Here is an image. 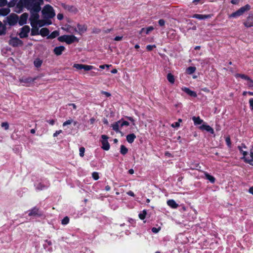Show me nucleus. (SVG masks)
<instances>
[{
	"label": "nucleus",
	"mask_w": 253,
	"mask_h": 253,
	"mask_svg": "<svg viewBox=\"0 0 253 253\" xmlns=\"http://www.w3.org/2000/svg\"><path fill=\"white\" fill-rule=\"evenodd\" d=\"M26 9L30 12V17H40L39 12L41 10V5L43 4L42 0H25Z\"/></svg>",
	"instance_id": "f257e3e1"
},
{
	"label": "nucleus",
	"mask_w": 253,
	"mask_h": 253,
	"mask_svg": "<svg viewBox=\"0 0 253 253\" xmlns=\"http://www.w3.org/2000/svg\"><path fill=\"white\" fill-rule=\"evenodd\" d=\"M39 18L34 16L29 18L30 24L32 27L31 30L32 36L39 35L40 33L39 28L51 24V22H46L44 20H40Z\"/></svg>",
	"instance_id": "f03ea898"
},
{
	"label": "nucleus",
	"mask_w": 253,
	"mask_h": 253,
	"mask_svg": "<svg viewBox=\"0 0 253 253\" xmlns=\"http://www.w3.org/2000/svg\"><path fill=\"white\" fill-rule=\"evenodd\" d=\"M42 16L43 20L52 18L55 15V13L53 7L49 4L45 5L42 10Z\"/></svg>",
	"instance_id": "7ed1b4c3"
},
{
	"label": "nucleus",
	"mask_w": 253,
	"mask_h": 253,
	"mask_svg": "<svg viewBox=\"0 0 253 253\" xmlns=\"http://www.w3.org/2000/svg\"><path fill=\"white\" fill-rule=\"evenodd\" d=\"M58 40L60 42H65L68 44H70L74 42H78V39L74 35H63L58 37Z\"/></svg>",
	"instance_id": "20e7f679"
},
{
	"label": "nucleus",
	"mask_w": 253,
	"mask_h": 253,
	"mask_svg": "<svg viewBox=\"0 0 253 253\" xmlns=\"http://www.w3.org/2000/svg\"><path fill=\"white\" fill-rule=\"evenodd\" d=\"M242 159L245 163L253 166V148L250 150V153L244 152Z\"/></svg>",
	"instance_id": "39448f33"
},
{
	"label": "nucleus",
	"mask_w": 253,
	"mask_h": 253,
	"mask_svg": "<svg viewBox=\"0 0 253 253\" xmlns=\"http://www.w3.org/2000/svg\"><path fill=\"white\" fill-rule=\"evenodd\" d=\"M24 7L26 8V3L25 0H17L16 5L14 7V11L17 13H21L23 11Z\"/></svg>",
	"instance_id": "423d86ee"
},
{
	"label": "nucleus",
	"mask_w": 253,
	"mask_h": 253,
	"mask_svg": "<svg viewBox=\"0 0 253 253\" xmlns=\"http://www.w3.org/2000/svg\"><path fill=\"white\" fill-rule=\"evenodd\" d=\"M77 28H74L73 29L70 30V28L67 29V32L69 33H73V32H77L80 35H82L83 33H84L86 31V27L84 25H77Z\"/></svg>",
	"instance_id": "0eeeda50"
},
{
	"label": "nucleus",
	"mask_w": 253,
	"mask_h": 253,
	"mask_svg": "<svg viewBox=\"0 0 253 253\" xmlns=\"http://www.w3.org/2000/svg\"><path fill=\"white\" fill-rule=\"evenodd\" d=\"M7 23L10 26H14L18 21V16L16 14H12L6 17Z\"/></svg>",
	"instance_id": "6e6552de"
},
{
	"label": "nucleus",
	"mask_w": 253,
	"mask_h": 253,
	"mask_svg": "<svg viewBox=\"0 0 253 253\" xmlns=\"http://www.w3.org/2000/svg\"><path fill=\"white\" fill-rule=\"evenodd\" d=\"M101 138L102 139L101 141L102 148L106 151L109 150L110 149V144L108 141V137L106 135H102Z\"/></svg>",
	"instance_id": "1a4fd4ad"
},
{
	"label": "nucleus",
	"mask_w": 253,
	"mask_h": 253,
	"mask_svg": "<svg viewBox=\"0 0 253 253\" xmlns=\"http://www.w3.org/2000/svg\"><path fill=\"white\" fill-rule=\"evenodd\" d=\"M30 31V28L29 26H24L21 28L20 32L19 34L21 38H26L28 36V34Z\"/></svg>",
	"instance_id": "9d476101"
},
{
	"label": "nucleus",
	"mask_w": 253,
	"mask_h": 253,
	"mask_svg": "<svg viewBox=\"0 0 253 253\" xmlns=\"http://www.w3.org/2000/svg\"><path fill=\"white\" fill-rule=\"evenodd\" d=\"M9 44L13 47H16L22 45L23 42L17 38H11L9 41Z\"/></svg>",
	"instance_id": "9b49d317"
},
{
	"label": "nucleus",
	"mask_w": 253,
	"mask_h": 253,
	"mask_svg": "<svg viewBox=\"0 0 253 253\" xmlns=\"http://www.w3.org/2000/svg\"><path fill=\"white\" fill-rule=\"evenodd\" d=\"M35 79H33L31 77H23L19 79V82L23 84V85L29 86V85L33 83Z\"/></svg>",
	"instance_id": "f8f14e48"
},
{
	"label": "nucleus",
	"mask_w": 253,
	"mask_h": 253,
	"mask_svg": "<svg viewBox=\"0 0 253 253\" xmlns=\"http://www.w3.org/2000/svg\"><path fill=\"white\" fill-rule=\"evenodd\" d=\"M29 15L27 13L22 14L19 19L18 18V23L20 26H22L26 23Z\"/></svg>",
	"instance_id": "ddd939ff"
},
{
	"label": "nucleus",
	"mask_w": 253,
	"mask_h": 253,
	"mask_svg": "<svg viewBox=\"0 0 253 253\" xmlns=\"http://www.w3.org/2000/svg\"><path fill=\"white\" fill-rule=\"evenodd\" d=\"M201 130H205L208 132H210L211 134L214 133L213 129L209 125H207L206 123H203L202 126L199 127Z\"/></svg>",
	"instance_id": "4468645a"
},
{
	"label": "nucleus",
	"mask_w": 253,
	"mask_h": 253,
	"mask_svg": "<svg viewBox=\"0 0 253 253\" xmlns=\"http://www.w3.org/2000/svg\"><path fill=\"white\" fill-rule=\"evenodd\" d=\"M192 18H196L199 20H203L206 19L208 18H210L211 17V15L208 14V15H203V14H194L193 16H191Z\"/></svg>",
	"instance_id": "2eb2a0df"
},
{
	"label": "nucleus",
	"mask_w": 253,
	"mask_h": 253,
	"mask_svg": "<svg viewBox=\"0 0 253 253\" xmlns=\"http://www.w3.org/2000/svg\"><path fill=\"white\" fill-rule=\"evenodd\" d=\"M65 47L64 46H56L54 48L53 52L57 56L60 55L65 50Z\"/></svg>",
	"instance_id": "dca6fc26"
},
{
	"label": "nucleus",
	"mask_w": 253,
	"mask_h": 253,
	"mask_svg": "<svg viewBox=\"0 0 253 253\" xmlns=\"http://www.w3.org/2000/svg\"><path fill=\"white\" fill-rule=\"evenodd\" d=\"M182 90L184 91L185 93H186L187 94L190 95V96L196 97H197V95L196 92L192 91L190 90L189 88L186 87H182L181 88Z\"/></svg>",
	"instance_id": "f3484780"
},
{
	"label": "nucleus",
	"mask_w": 253,
	"mask_h": 253,
	"mask_svg": "<svg viewBox=\"0 0 253 253\" xmlns=\"http://www.w3.org/2000/svg\"><path fill=\"white\" fill-rule=\"evenodd\" d=\"M244 25L247 28L253 26V15L248 16L247 21L244 23Z\"/></svg>",
	"instance_id": "a211bd4d"
},
{
	"label": "nucleus",
	"mask_w": 253,
	"mask_h": 253,
	"mask_svg": "<svg viewBox=\"0 0 253 253\" xmlns=\"http://www.w3.org/2000/svg\"><path fill=\"white\" fill-rule=\"evenodd\" d=\"M122 120H119L112 125L113 129L116 132H120L119 130V127L120 126V124Z\"/></svg>",
	"instance_id": "6ab92c4d"
},
{
	"label": "nucleus",
	"mask_w": 253,
	"mask_h": 253,
	"mask_svg": "<svg viewBox=\"0 0 253 253\" xmlns=\"http://www.w3.org/2000/svg\"><path fill=\"white\" fill-rule=\"evenodd\" d=\"M192 120L194 122V124L195 126L202 124L204 123V121L201 119L199 117L194 116L192 117Z\"/></svg>",
	"instance_id": "aec40b11"
},
{
	"label": "nucleus",
	"mask_w": 253,
	"mask_h": 253,
	"mask_svg": "<svg viewBox=\"0 0 253 253\" xmlns=\"http://www.w3.org/2000/svg\"><path fill=\"white\" fill-rule=\"evenodd\" d=\"M49 183L46 182L45 184H43L42 183H39L37 185H36V189L39 190H42L45 188H47L49 186Z\"/></svg>",
	"instance_id": "412c9836"
},
{
	"label": "nucleus",
	"mask_w": 253,
	"mask_h": 253,
	"mask_svg": "<svg viewBox=\"0 0 253 253\" xmlns=\"http://www.w3.org/2000/svg\"><path fill=\"white\" fill-rule=\"evenodd\" d=\"M167 204L169 206L173 209H176L178 205L173 200H169L167 201Z\"/></svg>",
	"instance_id": "4be33fe9"
},
{
	"label": "nucleus",
	"mask_w": 253,
	"mask_h": 253,
	"mask_svg": "<svg viewBox=\"0 0 253 253\" xmlns=\"http://www.w3.org/2000/svg\"><path fill=\"white\" fill-rule=\"evenodd\" d=\"M10 12L8 7H4L0 8V15L6 16Z\"/></svg>",
	"instance_id": "5701e85b"
},
{
	"label": "nucleus",
	"mask_w": 253,
	"mask_h": 253,
	"mask_svg": "<svg viewBox=\"0 0 253 253\" xmlns=\"http://www.w3.org/2000/svg\"><path fill=\"white\" fill-rule=\"evenodd\" d=\"M28 212V214L29 216H36L39 215V209L36 207L33 208L31 210H29Z\"/></svg>",
	"instance_id": "b1692460"
},
{
	"label": "nucleus",
	"mask_w": 253,
	"mask_h": 253,
	"mask_svg": "<svg viewBox=\"0 0 253 253\" xmlns=\"http://www.w3.org/2000/svg\"><path fill=\"white\" fill-rule=\"evenodd\" d=\"M135 138L136 135L134 133H131L126 136V140L129 143H132Z\"/></svg>",
	"instance_id": "393cba45"
},
{
	"label": "nucleus",
	"mask_w": 253,
	"mask_h": 253,
	"mask_svg": "<svg viewBox=\"0 0 253 253\" xmlns=\"http://www.w3.org/2000/svg\"><path fill=\"white\" fill-rule=\"evenodd\" d=\"M49 34V30L45 28H43L40 31L39 35H41L42 37H45L48 36Z\"/></svg>",
	"instance_id": "a878e982"
},
{
	"label": "nucleus",
	"mask_w": 253,
	"mask_h": 253,
	"mask_svg": "<svg viewBox=\"0 0 253 253\" xmlns=\"http://www.w3.org/2000/svg\"><path fill=\"white\" fill-rule=\"evenodd\" d=\"M251 9V6L247 4L244 6L241 7L239 9L240 12L243 14L245 12L249 11Z\"/></svg>",
	"instance_id": "bb28decb"
},
{
	"label": "nucleus",
	"mask_w": 253,
	"mask_h": 253,
	"mask_svg": "<svg viewBox=\"0 0 253 253\" xmlns=\"http://www.w3.org/2000/svg\"><path fill=\"white\" fill-rule=\"evenodd\" d=\"M242 13L240 12V10L238 9V10H237L236 11L232 13L231 14H230L229 16V17L230 18H237L238 17H239L241 15H242Z\"/></svg>",
	"instance_id": "cd10ccee"
},
{
	"label": "nucleus",
	"mask_w": 253,
	"mask_h": 253,
	"mask_svg": "<svg viewBox=\"0 0 253 253\" xmlns=\"http://www.w3.org/2000/svg\"><path fill=\"white\" fill-rule=\"evenodd\" d=\"M154 30V28L152 26H149L146 28H142L140 33L145 32L146 34H148L150 32Z\"/></svg>",
	"instance_id": "c85d7f7f"
},
{
	"label": "nucleus",
	"mask_w": 253,
	"mask_h": 253,
	"mask_svg": "<svg viewBox=\"0 0 253 253\" xmlns=\"http://www.w3.org/2000/svg\"><path fill=\"white\" fill-rule=\"evenodd\" d=\"M6 27L0 21V35H2L5 34Z\"/></svg>",
	"instance_id": "c756f323"
},
{
	"label": "nucleus",
	"mask_w": 253,
	"mask_h": 253,
	"mask_svg": "<svg viewBox=\"0 0 253 253\" xmlns=\"http://www.w3.org/2000/svg\"><path fill=\"white\" fill-rule=\"evenodd\" d=\"M167 79L170 83L172 84H174L175 81V78L171 73H169L167 75Z\"/></svg>",
	"instance_id": "7c9ffc66"
},
{
	"label": "nucleus",
	"mask_w": 253,
	"mask_h": 253,
	"mask_svg": "<svg viewBox=\"0 0 253 253\" xmlns=\"http://www.w3.org/2000/svg\"><path fill=\"white\" fill-rule=\"evenodd\" d=\"M42 61L39 58L36 59L34 61V64L35 67L38 68L41 66Z\"/></svg>",
	"instance_id": "2f4dec72"
},
{
	"label": "nucleus",
	"mask_w": 253,
	"mask_h": 253,
	"mask_svg": "<svg viewBox=\"0 0 253 253\" xmlns=\"http://www.w3.org/2000/svg\"><path fill=\"white\" fill-rule=\"evenodd\" d=\"M59 35V32L58 31H54L52 32L48 37V39H54Z\"/></svg>",
	"instance_id": "473e14b6"
},
{
	"label": "nucleus",
	"mask_w": 253,
	"mask_h": 253,
	"mask_svg": "<svg viewBox=\"0 0 253 253\" xmlns=\"http://www.w3.org/2000/svg\"><path fill=\"white\" fill-rule=\"evenodd\" d=\"M205 177L207 179H208L211 183H214L215 181V178L211 176V175L206 173H205Z\"/></svg>",
	"instance_id": "72a5a7b5"
},
{
	"label": "nucleus",
	"mask_w": 253,
	"mask_h": 253,
	"mask_svg": "<svg viewBox=\"0 0 253 253\" xmlns=\"http://www.w3.org/2000/svg\"><path fill=\"white\" fill-rule=\"evenodd\" d=\"M83 69L84 71H87L92 69H96V68L93 66L83 64Z\"/></svg>",
	"instance_id": "f704fd0d"
},
{
	"label": "nucleus",
	"mask_w": 253,
	"mask_h": 253,
	"mask_svg": "<svg viewBox=\"0 0 253 253\" xmlns=\"http://www.w3.org/2000/svg\"><path fill=\"white\" fill-rule=\"evenodd\" d=\"M246 81H247L246 84L249 88L253 87V81L249 77Z\"/></svg>",
	"instance_id": "c9c22d12"
},
{
	"label": "nucleus",
	"mask_w": 253,
	"mask_h": 253,
	"mask_svg": "<svg viewBox=\"0 0 253 253\" xmlns=\"http://www.w3.org/2000/svg\"><path fill=\"white\" fill-rule=\"evenodd\" d=\"M127 151H128V150L126 148V146H125L124 145H122L121 146V150H120V152L122 154V155H125L127 153Z\"/></svg>",
	"instance_id": "e433bc0d"
},
{
	"label": "nucleus",
	"mask_w": 253,
	"mask_h": 253,
	"mask_svg": "<svg viewBox=\"0 0 253 253\" xmlns=\"http://www.w3.org/2000/svg\"><path fill=\"white\" fill-rule=\"evenodd\" d=\"M235 77L236 78L240 77L241 79H244L245 80H246L249 77V76L245 75V74H236L235 75Z\"/></svg>",
	"instance_id": "4c0bfd02"
},
{
	"label": "nucleus",
	"mask_w": 253,
	"mask_h": 253,
	"mask_svg": "<svg viewBox=\"0 0 253 253\" xmlns=\"http://www.w3.org/2000/svg\"><path fill=\"white\" fill-rule=\"evenodd\" d=\"M17 1V0H13L9 1V2H7V5H8V8L12 7H15V6L16 5Z\"/></svg>",
	"instance_id": "58836bf2"
},
{
	"label": "nucleus",
	"mask_w": 253,
	"mask_h": 253,
	"mask_svg": "<svg viewBox=\"0 0 253 253\" xmlns=\"http://www.w3.org/2000/svg\"><path fill=\"white\" fill-rule=\"evenodd\" d=\"M196 71V68L195 67H189L187 69V72L189 74H192L194 73Z\"/></svg>",
	"instance_id": "ea45409f"
},
{
	"label": "nucleus",
	"mask_w": 253,
	"mask_h": 253,
	"mask_svg": "<svg viewBox=\"0 0 253 253\" xmlns=\"http://www.w3.org/2000/svg\"><path fill=\"white\" fill-rule=\"evenodd\" d=\"M146 214H147L146 211L143 210L142 212H141L139 214V217L141 219L143 220L145 218Z\"/></svg>",
	"instance_id": "a19ab883"
},
{
	"label": "nucleus",
	"mask_w": 253,
	"mask_h": 253,
	"mask_svg": "<svg viewBox=\"0 0 253 253\" xmlns=\"http://www.w3.org/2000/svg\"><path fill=\"white\" fill-rule=\"evenodd\" d=\"M69 222V218L68 216L65 217L61 221V223L63 225H67Z\"/></svg>",
	"instance_id": "79ce46f5"
},
{
	"label": "nucleus",
	"mask_w": 253,
	"mask_h": 253,
	"mask_svg": "<svg viewBox=\"0 0 253 253\" xmlns=\"http://www.w3.org/2000/svg\"><path fill=\"white\" fill-rule=\"evenodd\" d=\"M73 67L75 68L77 70H82L83 69V64H74L73 65Z\"/></svg>",
	"instance_id": "37998d69"
},
{
	"label": "nucleus",
	"mask_w": 253,
	"mask_h": 253,
	"mask_svg": "<svg viewBox=\"0 0 253 253\" xmlns=\"http://www.w3.org/2000/svg\"><path fill=\"white\" fill-rule=\"evenodd\" d=\"M122 122L120 124V126L122 127L124 126H129V124L128 122L126 121H123V119H121Z\"/></svg>",
	"instance_id": "c03bdc74"
},
{
	"label": "nucleus",
	"mask_w": 253,
	"mask_h": 253,
	"mask_svg": "<svg viewBox=\"0 0 253 253\" xmlns=\"http://www.w3.org/2000/svg\"><path fill=\"white\" fill-rule=\"evenodd\" d=\"M79 151H80V156L82 157H84V151H85V149L84 147H82L81 148H80V149H79Z\"/></svg>",
	"instance_id": "a18cd8bd"
},
{
	"label": "nucleus",
	"mask_w": 253,
	"mask_h": 253,
	"mask_svg": "<svg viewBox=\"0 0 253 253\" xmlns=\"http://www.w3.org/2000/svg\"><path fill=\"white\" fill-rule=\"evenodd\" d=\"M225 141L226 143V144L228 146V147H231V143L230 140V138L229 136H227L225 138Z\"/></svg>",
	"instance_id": "49530a36"
},
{
	"label": "nucleus",
	"mask_w": 253,
	"mask_h": 253,
	"mask_svg": "<svg viewBox=\"0 0 253 253\" xmlns=\"http://www.w3.org/2000/svg\"><path fill=\"white\" fill-rule=\"evenodd\" d=\"M1 126L5 130H7L9 128V125L7 122L2 123Z\"/></svg>",
	"instance_id": "de8ad7c7"
},
{
	"label": "nucleus",
	"mask_w": 253,
	"mask_h": 253,
	"mask_svg": "<svg viewBox=\"0 0 253 253\" xmlns=\"http://www.w3.org/2000/svg\"><path fill=\"white\" fill-rule=\"evenodd\" d=\"M73 122V120L72 119L68 120H67V121H65V122L63 123V126H66L67 125H70Z\"/></svg>",
	"instance_id": "09e8293b"
},
{
	"label": "nucleus",
	"mask_w": 253,
	"mask_h": 253,
	"mask_svg": "<svg viewBox=\"0 0 253 253\" xmlns=\"http://www.w3.org/2000/svg\"><path fill=\"white\" fill-rule=\"evenodd\" d=\"M92 176L94 180H97L99 178L98 173L97 172H93L92 174Z\"/></svg>",
	"instance_id": "8fccbe9b"
},
{
	"label": "nucleus",
	"mask_w": 253,
	"mask_h": 253,
	"mask_svg": "<svg viewBox=\"0 0 253 253\" xmlns=\"http://www.w3.org/2000/svg\"><path fill=\"white\" fill-rule=\"evenodd\" d=\"M156 45H148L146 46V49L148 51H151L153 49V48H156Z\"/></svg>",
	"instance_id": "3c124183"
},
{
	"label": "nucleus",
	"mask_w": 253,
	"mask_h": 253,
	"mask_svg": "<svg viewBox=\"0 0 253 253\" xmlns=\"http://www.w3.org/2000/svg\"><path fill=\"white\" fill-rule=\"evenodd\" d=\"M7 1L6 0H0V7L4 6L7 5Z\"/></svg>",
	"instance_id": "603ef678"
},
{
	"label": "nucleus",
	"mask_w": 253,
	"mask_h": 253,
	"mask_svg": "<svg viewBox=\"0 0 253 253\" xmlns=\"http://www.w3.org/2000/svg\"><path fill=\"white\" fill-rule=\"evenodd\" d=\"M112 65H108V64H105V65H101L99 66V68L101 69H104L105 68H109L110 67H111Z\"/></svg>",
	"instance_id": "864d4df0"
},
{
	"label": "nucleus",
	"mask_w": 253,
	"mask_h": 253,
	"mask_svg": "<svg viewBox=\"0 0 253 253\" xmlns=\"http://www.w3.org/2000/svg\"><path fill=\"white\" fill-rule=\"evenodd\" d=\"M250 109L253 110V98H250L249 101Z\"/></svg>",
	"instance_id": "5fc2aeb1"
},
{
	"label": "nucleus",
	"mask_w": 253,
	"mask_h": 253,
	"mask_svg": "<svg viewBox=\"0 0 253 253\" xmlns=\"http://www.w3.org/2000/svg\"><path fill=\"white\" fill-rule=\"evenodd\" d=\"M158 23L160 26H163L165 24V21L164 19H160Z\"/></svg>",
	"instance_id": "6e6d98bb"
},
{
	"label": "nucleus",
	"mask_w": 253,
	"mask_h": 253,
	"mask_svg": "<svg viewBox=\"0 0 253 253\" xmlns=\"http://www.w3.org/2000/svg\"><path fill=\"white\" fill-rule=\"evenodd\" d=\"M180 126V124L179 122H174V123L172 124L171 126L174 128V127H178Z\"/></svg>",
	"instance_id": "4d7b16f0"
},
{
	"label": "nucleus",
	"mask_w": 253,
	"mask_h": 253,
	"mask_svg": "<svg viewBox=\"0 0 253 253\" xmlns=\"http://www.w3.org/2000/svg\"><path fill=\"white\" fill-rule=\"evenodd\" d=\"M160 230V228L153 227L152 228V231L154 233H158Z\"/></svg>",
	"instance_id": "13d9d810"
},
{
	"label": "nucleus",
	"mask_w": 253,
	"mask_h": 253,
	"mask_svg": "<svg viewBox=\"0 0 253 253\" xmlns=\"http://www.w3.org/2000/svg\"><path fill=\"white\" fill-rule=\"evenodd\" d=\"M62 132L61 130H57L53 133V137H56L60 133H61Z\"/></svg>",
	"instance_id": "bf43d9fd"
},
{
	"label": "nucleus",
	"mask_w": 253,
	"mask_h": 253,
	"mask_svg": "<svg viewBox=\"0 0 253 253\" xmlns=\"http://www.w3.org/2000/svg\"><path fill=\"white\" fill-rule=\"evenodd\" d=\"M57 18L58 20H61L63 18V15L61 13H59L57 15Z\"/></svg>",
	"instance_id": "052dcab7"
},
{
	"label": "nucleus",
	"mask_w": 253,
	"mask_h": 253,
	"mask_svg": "<svg viewBox=\"0 0 253 253\" xmlns=\"http://www.w3.org/2000/svg\"><path fill=\"white\" fill-rule=\"evenodd\" d=\"M123 36H116L114 38V40L116 41H120L123 39Z\"/></svg>",
	"instance_id": "680f3d73"
},
{
	"label": "nucleus",
	"mask_w": 253,
	"mask_h": 253,
	"mask_svg": "<svg viewBox=\"0 0 253 253\" xmlns=\"http://www.w3.org/2000/svg\"><path fill=\"white\" fill-rule=\"evenodd\" d=\"M101 93L105 95V96H107V97H109V96H111V94L109 92H108L102 91L101 92Z\"/></svg>",
	"instance_id": "e2e57ef3"
},
{
	"label": "nucleus",
	"mask_w": 253,
	"mask_h": 253,
	"mask_svg": "<svg viewBox=\"0 0 253 253\" xmlns=\"http://www.w3.org/2000/svg\"><path fill=\"white\" fill-rule=\"evenodd\" d=\"M126 118L129 120L130 121H131L133 125H134V120L132 117L127 116L126 117Z\"/></svg>",
	"instance_id": "0e129e2a"
},
{
	"label": "nucleus",
	"mask_w": 253,
	"mask_h": 253,
	"mask_svg": "<svg viewBox=\"0 0 253 253\" xmlns=\"http://www.w3.org/2000/svg\"><path fill=\"white\" fill-rule=\"evenodd\" d=\"M47 122L51 125H53L55 123V121L54 120H49L47 121Z\"/></svg>",
	"instance_id": "69168bd1"
},
{
	"label": "nucleus",
	"mask_w": 253,
	"mask_h": 253,
	"mask_svg": "<svg viewBox=\"0 0 253 253\" xmlns=\"http://www.w3.org/2000/svg\"><path fill=\"white\" fill-rule=\"evenodd\" d=\"M69 106H72V108L74 109V110H76L77 109V106L75 104H74V103H70L68 104Z\"/></svg>",
	"instance_id": "338daca9"
},
{
	"label": "nucleus",
	"mask_w": 253,
	"mask_h": 253,
	"mask_svg": "<svg viewBox=\"0 0 253 253\" xmlns=\"http://www.w3.org/2000/svg\"><path fill=\"white\" fill-rule=\"evenodd\" d=\"M127 195H128L129 196H132V197H134V193L131 191H128L127 193Z\"/></svg>",
	"instance_id": "774afa93"
}]
</instances>
